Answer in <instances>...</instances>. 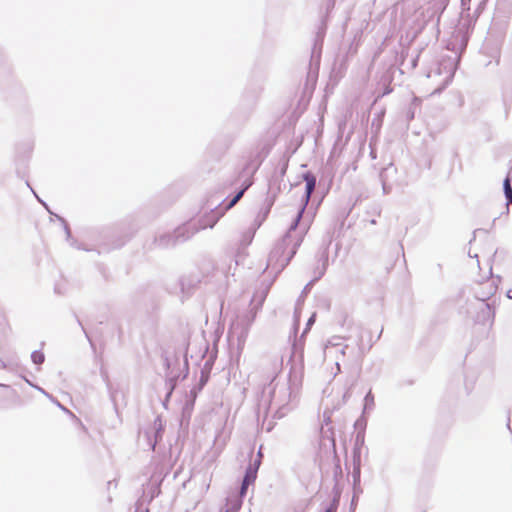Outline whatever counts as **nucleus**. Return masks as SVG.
Here are the masks:
<instances>
[{
	"mask_svg": "<svg viewBox=\"0 0 512 512\" xmlns=\"http://www.w3.org/2000/svg\"><path fill=\"white\" fill-rule=\"evenodd\" d=\"M304 180L306 181V191H305L304 203H303L302 207L300 208V210L298 211L295 221L292 224V226L290 227V229L286 235V238H285L287 245L292 246L291 252L293 255L296 253V250L302 244L304 237L308 231V228H305L301 231H297V226L303 216L306 205L308 204L311 194L313 193L315 186H316V178L314 175H312L310 173H306L304 175Z\"/></svg>",
	"mask_w": 512,
	"mask_h": 512,
	"instance_id": "1",
	"label": "nucleus"
},
{
	"mask_svg": "<svg viewBox=\"0 0 512 512\" xmlns=\"http://www.w3.org/2000/svg\"><path fill=\"white\" fill-rule=\"evenodd\" d=\"M496 288L493 285V281L487 279L486 281L480 283L475 290V295L482 301L489 299L495 292Z\"/></svg>",
	"mask_w": 512,
	"mask_h": 512,
	"instance_id": "2",
	"label": "nucleus"
},
{
	"mask_svg": "<svg viewBox=\"0 0 512 512\" xmlns=\"http://www.w3.org/2000/svg\"><path fill=\"white\" fill-rule=\"evenodd\" d=\"M257 476V469L252 468L251 466L247 469L242 486H241V495L246 493V490L250 484H252Z\"/></svg>",
	"mask_w": 512,
	"mask_h": 512,
	"instance_id": "3",
	"label": "nucleus"
},
{
	"mask_svg": "<svg viewBox=\"0 0 512 512\" xmlns=\"http://www.w3.org/2000/svg\"><path fill=\"white\" fill-rule=\"evenodd\" d=\"M111 400L114 404L115 410L119 413L120 408L126 407V400L123 393L119 391H110Z\"/></svg>",
	"mask_w": 512,
	"mask_h": 512,
	"instance_id": "4",
	"label": "nucleus"
},
{
	"mask_svg": "<svg viewBox=\"0 0 512 512\" xmlns=\"http://www.w3.org/2000/svg\"><path fill=\"white\" fill-rule=\"evenodd\" d=\"M31 360L34 364L40 365L44 362L45 356L41 351H33L31 354Z\"/></svg>",
	"mask_w": 512,
	"mask_h": 512,
	"instance_id": "5",
	"label": "nucleus"
},
{
	"mask_svg": "<svg viewBox=\"0 0 512 512\" xmlns=\"http://www.w3.org/2000/svg\"><path fill=\"white\" fill-rule=\"evenodd\" d=\"M504 192L508 201L512 203V187L509 178H506L504 181Z\"/></svg>",
	"mask_w": 512,
	"mask_h": 512,
	"instance_id": "6",
	"label": "nucleus"
},
{
	"mask_svg": "<svg viewBox=\"0 0 512 512\" xmlns=\"http://www.w3.org/2000/svg\"><path fill=\"white\" fill-rule=\"evenodd\" d=\"M60 220L64 224V230H65V233L67 236V240L70 241V244L72 246H75L76 248L80 249V247L76 246L75 241L71 238V231H70V228H69L68 224L66 223V221L63 218H60Z\"/></svg>",
	"mask_w": 512,
	"mask_h": 512,
	"instance_id": "7",
	"label": "nucleus"
},
{
	"mask_svg": "<svg viewBox=\"0 0 512 512\" xmlns=\"http://www.w3.org/2000/svg\"><path fill=\"white\" fill-rule=\"evenodd\" d=\"M482 313L487 316L488 320L490 323L493 322V319H494V311L493 309L490 307L489 304H484V307L482 309Z\"/></svg>",
	"mask_w": 512,
	"mask_h": 512,
	"instance_id": "8",
	"label": "nucleus"
},
{
	"mask_svg": "<svg viewBox=\"0 0 512 512\" xmlns=\"http://www.w3.org/2000/svg\"><path fill=\"white\" fill-rule=\"evenodd\" d=\"M244 194V190H241L239 191L234 197L233 199L229 202V204L227 205L226 209H230L232 208L243 196Z\"/></svg>",
	"mask_w": 512,
	"mask_h": 512,
	"instance_id": "9",
	"label": "nucleus"
},
{
	"mask_svg": "<svg viewBox=\"0 0 512 512\" xmlns=\"http://www.w3.org/2000/svg\"><path fill=\"white\" fill-rule=\"evenodd\" d=\"M54 402L57 404L58 407H60L62 410L69 412L64 406H62L58 401L54 400Z\"/></svg>",
	"mask_w": 512,
	"mask_h": 512,
	"instance_id": "10",
	"label": "nucleus"
},
{
	"mask_svg": "<svg viewBox=\"0 0 512 512\" xmlns=\"http://www.w3.org/2000/svg\"><path fill=\"white\" fill-rule=\"evenodd\" d=\"M37 389H38L39 391H41L43 394H45L46 396L51 397V396H50V395H49V394H48L44 389H42V388H40V387H37Z\"/></svg>",
	"mask_w": 512,
	"mask_h": 512,
	"instance_id": "11",
	"label": "nucleus"
},
{
	"mask_svg": "<svg viewBox=\"0 0 512 512\" xmlns=\"http://www.w3.org/2000/svg\"><path fill=\"white\" fill-rule=\"evenodd\" d=\"M82 329H84V328L82 327ZM83 331H84V333H85V336H86V337H87V339L89 340V342L92 344V342H91V340H90V338H89V336H88V333H87L85 330H83Z\"/></svg>",
	"mask_w": 512,
	"mask_h": 512,
	"instance_id": "12",
	"label": "nucleus"
},
{
	"mask_svg": "<svg viewBox=\"0 0 512 512\" xmlns=\"http://www.w3.org/2000/svg\"><path fill=\"white\" fill-rule=\"evenodd\" d=\"M5 367H6L5 363L2 360H0V368H5Z\"/></svg>",
	"mask_w": 512,
	"mask_h": 512,
	"instance_id": "13",
	"label": "nucleus"
},
{
	"mask_svg": "<svg viewBox=\"0 0 512 512\" xmlns=\"http://www.w3.org/2000/svg\"><path fill=\"white\" fill-rule=\"evenodd\" d=\"M216 220H214L211 224H210V227H213L214 224H215Z\"/></svg>",
	"mask_w": 512,
	"mask_h": 512,
	"instance_id": "14",
	"label": "nucleus"
},
{
	"mask_svg": "<svg viewBox=\"0 0 512 512\" xmlns=\"http://www.w3.org/2000/svg\"><path fill=\"white\" fill-rule=\"evenodd\" d=\"M326 512H329V511H326Z\"/></svg>",
	"mask_w": 512,
	"mask_h": 512,
	"instance_id": "15",
	"label": "nucleus"
}]
</instances>
